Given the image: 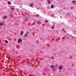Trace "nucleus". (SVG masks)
Returning <instances> with one entry per match:
<instances>
[{
	"mask_svg": "<svg viewBox=\"0 0 76 76\" xmlns=\"http://www.w3.org/2000/svg\"><path fill=\"white\" fill-rule=\"evenodd\" d=\"M53 7H54V6H53V5H51V9H53Z\"/></svg>",
	"mask_w": 76,
	"mask_h": 76,
	"instance_id": "6e6552de",
	"label": "nucleus"
},
{
	"mask_svg": "<svg viewBox=\"0 0 76 76\" xmlns=\"http://www.w3.org/2000/svg\"><path fill=\"white\" fill-rule=\"evenodd\" d=\"M59 67L60 69H63V67L61 66H60Z\"/></svg>",
	"mask_w": 76,
	"mask_h": 76,
	"instance_id": "f03ea898",
	"label": "nucleus"
},
{
	"mask_svg": "<svg viewBox=\"0 0 76 76\" xmlns=\"http://www.w3.org/2000/svg\"><path fill=\"white\" fill-rule=\"evenodd\" d=\"M47 1L48 2V4H51V2H50V1L49 0H47Z\"/></svg>",
	"mask_w": 76,
	"mask_h": 76,
	"instance_id": "7ed1b4c3",
	"label": "nucleus"
},
{
	"mask_svg": "<svg viewBox=\"0 0 76 76\" xmlns=\"http://www.w3.org/2000/svg\"><path fill=\"white\" fill-rule=\"evenodd\" d=\"M64 32H65V31H64Z\"/></svg>",
	"mask_w": 76,
	"mask_h": 76,
	"instance_id": "5701e85b",
	"label": "nucleus"
},
{
	"mask_svg": "<svg viewBox=\"0 0 76 76\" xmlns=\"http://www.w3.org/2000/svg\"><path fill=\"white\" fill-rule=\"evenodd\" d=\"M52 29H54V27L53 26H52Z\"/></svg>",
	"mask_w": 76,
	"mask_h": 76,
	"instance_id": "a211bd4d",
	"label": "nucleus"
},
{
	"mask_svg": "<svg viewBox=\"0 0 76 76\" xmlns=\"http://www.w3.org/2000/svg\"><path fill=\"white\" fill-rule=\"evenodd\" d=\"M73 2H76V1H72V3H73Z\"/></svg>",
	"mask_w": 76,
	"mask_h": 76,
	"instance_id": "dca6fc26",
	"label": "nucleus"
},
{
	"mask_svg": "<svg viewBox=\"0 0 76 76\" xmlns=\"http://www.w3.org/2000/svg\"><path fill=\"white\" fill-rule=\"evenodd\" d=\"M14 40L15 41H16V39H14Z\"/></svg>",
	"mask_w": 76,
	"mask_h": 76,
	"instance_id": "6ab92c4d",
	"label": "nucleus"
},
{
	"mask_svg": "<svg viewBox=\"0 0 76 76\" xmlns=\"http://www.w3.org/2000/svg\"><path fill=\"white\" fill-rule=\"evenodd\" d=\"M23 31H22L21 32V33L20 34V35H23Z\"/></svg>",
	"mask_w": 76,
	"mask_h": 76,
	"instance_id": "39448f33",
	"label": "nucleus"
},
{
	"mask_svg": "<svg viewBox=\"0 0 76 76\" xmlns=\"http://www.w3.org/2000/svg\"><path fill=\"white\" fill-rule=\"evenodd\" d=\"M6 17H7L6 16H5L4 17H3V18L4 19H5V18H6Z\"/></svg>",
	"mask_w": 76,
	"mask_h": 76,
	"instance_id": "4468645a",
	"label": "nucleus"
},
{
	"mask_svg": "<svg viewBox=\"0 0 76 76\" xmlns=\"http://www.w3.org/2000/svg\"><path fill=\"white\" fill-rule=\"evenodd\" d=\"M27 36H28V34H25V37H27Z\"/></svg>",
	"mask_w": 76,
	"mask_h": 76,
	"instance_id": "1a4fd4ad",
	"label": "nucleus"
},
{
	"mask_svg": "<svg viewBox=\"0 0 76 76\" xmlns=\"http://www.w3.org/2000/svg\"><path fill=\"white\" fill-rule=\"evenodd\" d=\"M14 9H15V8H11V10H14Z\"/></svg>",
	"mask_w": 76,
	"mask_h": 76,
	"instance_id": "ddd939ff",
	"label": "nucleus"
},
{
	"mask_svg": "<svg viewBox=\"0 0 76 76\" xmlns=\"http://www.w3.org/2000/svg\"><path fill=\"white\" fill-rule=\"evenodd\" d=\"M5 42H6V43H8V41H7V40H5Z\"/></svg>",
	"mask_w": 76,
	"mask_h": 76,
	"instance_id": "9d476101",
	"label": "nucleus"
},
{
	"mask_svg": "<svg viewBox=\"0 0 76 76\" xmlns=\"http://www.w3.org/2000/svg\"><path fill=\"white\" fill-rule=\"evenodd\" d=\"M29 34V31L27 32V34Z\"/></svg>",
	"mask_w": 76,
	"mask_h": 76,
	"instance_id": "2eb2a0df",
	"label": "nucleus"
},
{
	"mask_svg": "<svg viewBox=\"0 0 76 76\" xmlns=\"http://www.w3.org/2000/svg\"><path fill=\"white\" fill-rule=\"evenodd\" d=\"M8 4H11V3H10V2H8Z\"/></svg>",
	"mask_w": 76,
	"mask_h": 76,
	"instance_id": "9b49d317",
	"label": "nucleus"
},
{
	"mask_svg": "<svg viewBox=\"0 0 76 76\" xmlns=\"http://www.w3.org/2000/svg\"><path fill=\"white\" fill-rule=\"evenodd\" d=\"M45 22H48V20H46L45 21Z\"/></svg>",
	"mask_w": 76,
	"mask_h": 76,
	"instance_id": "f3484780",
	"label": "nucleus"
},
{
	"mask_svg": "<svg viewBox=\"0 0 76 76\" xmlns=\"http://www.w3.org/2000/svg\"><path fill=\"white\" fill-rule=\"evenodd\" d=\"M73 8V7H72L71 8V9H72Z\"/></svg>",
	"mask_w": 76,
	"mask_h": 76,
	"instance_id": "aec40b11",
	"label": "nucleus"
},
{
	"mask_svg": "<svg viewBox=\"0 0 76 76\" xmlns=\"http://www.w3.org/2000/svg\"><path fill=\"white\" fill-rule=\"evenodd\" d=\"M55 66H54L53 65H51V66H50V67H52V68H53V67H54Z\"/></svg>",
	"mask_w": 76,
	"mask_h": 76,
	"instance_id": "423d86ee",
	"label": "nucleus"
},
{
	"mask_svg": "<svg viewBox=\"0 0 76 76\" xmlns=\"http://www.w3.org/2000/svg\"><path fill=\"white\" fill-rule=\"evenodd\" d=\"M75 19H76V17H75Z\"/></svg>",
	"mask_w": 76,
	"mask_h": 76,
	"instance_id": "4be33fe9",
	"label": "nucleus"
},
{
	"mask_svg": "<svg viewBox=\"0 0 76 76\" xmlns=\"http://www.w3.org/2000/svg\"><path fill=\"white\" fill-rule=\"evenodd\" d=\"M0 25H1V26H2V25H3V23H0Z\"/></svg>",
	"mask_w": 76,
	"mask_h": 76,
	"instance_id": "0eeeda50",
	"label": "nucleus"
},
{
	"mask_svg": "<svg viewBox=\"0 0 76 76\" xmlns=\"http://www.w3.org/2000/svg\"><path fill=\"white\" fill-rule=\"evenodd\" d=\"M53 71H54V69H53Z\"/></svg>",
	"mask_w": 76,
	"mask_h": 76,
	"instance_id": "412c9836",
	"label": "nucleus"
},
{
	"mask_svg": "<svg viewBox=\"0 0 76 76\" xmlns=\"http://www.w3.org/2000/svg\"><path fill=\"white\" fill-rule=\"evenodd\" d=\"M20 42H22V39H19L18 41V43H20Z\"/></svg>",
	"mask_w": 76,
	"mask_h": 76,
	"instance_id": "f257e3e1",
	"label": "nucleus"
},
{
	"mask_svg": "<svg viewBox=\"0 0 76 76\" xmlns=\"http://www.w3.org/2000/svg\"><path fill=\"white\" fill-rule=\"evenodd\" d=\"M30 6H31V7L33 6V4H30Z\"/></svg>",
	"mask_w": 76,
	"mask_h": 76,
	"instance_id": "f8f14e48",
	"label": "nucleus"
},
{
	"mask_svg": "<svg viewBox=\"0 0 76 76\" xmlns=\"http://www.w3.org/2000/svg\"><path fill=\"white\" fill-rule=\"evenodd\" d=\"M37 24H41V21H38L37 22Z\"/></svg>",
	"mask_w": 76,
	"mask_h": 76,
	"instance_id": "20e7f679",
	"label": "nucleus"
}]
</instances>
